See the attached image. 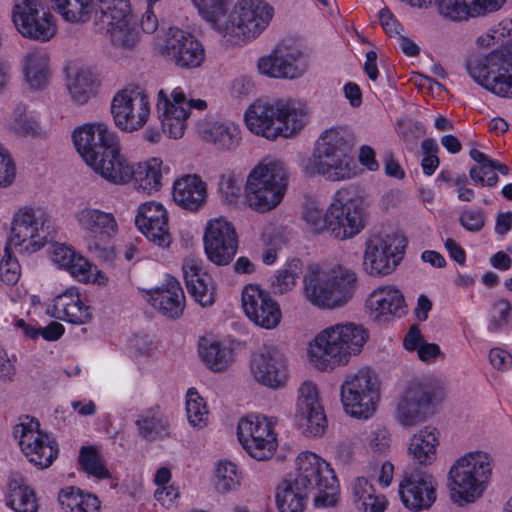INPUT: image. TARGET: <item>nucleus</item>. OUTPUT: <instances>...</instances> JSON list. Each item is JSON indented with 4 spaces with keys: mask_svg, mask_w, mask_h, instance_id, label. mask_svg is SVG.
<instances>
[{
    "mask_svg": "<svg viewBox=\"0 0 512 512\" xmlns=\"http://www.w3.org/2000/svg\"><path fill=\"white\" fill-rule=\"evenodd\" d=\"M356 286V273L344 265H310L301 291L313 307L334 310L344 307L353 298Z\"/></svg>",
    "mask_w": 512,
    "mask_h": 512,
    "instance_id": "obj_1",
    "label": "nucleus"
},
{
    "mask_svg": "<svg viewBox=\"0 0 512 512\" xmlns=\"http://www.w3.org/2000/svg\"><path fill=\"white\" fill-rule=\"evenodd\" d=\"M307 113L306 105L296 100H257L246 110L244 118L252 133L275 140L298 134L305 126Z\"/></svg>",
    "mask_w": 512,
    "mask_h": 512,
    "instance_id": "obj_2",
    "label": "nucleus"
},
{
    "mask_svg": "<svg viewBox=\"0 0 512 512\" xmlns=\"http://www.w3.org/2000/svg\"><path fill=\"white\" fill-rule=\"evenodd\" d=\"M368 332L361 324L337 323L322 330L309 350L311 363L320 371L346 365L352 355L361 352Z\"/></svg>",
    "mask_w": 512,
    "mask_h": 512,
    "instance_id": "obj_3",
    "label": "nucleus"
},
{
    "mask_svg": "<svg viewBox=\"0 0 512 512\" xmlns=\"http://www.w3.org/2000/svg\"><path fill=\"white\" fill-rule=\"evenodd\" d=\"M288 171L280 160L259 163L249 173L245 186L248 205L257 212L277 207L287 190Z\"/></svg>",
    "mask_w": 512,
    "mask_h": 512,
    "instance_id": "obj_4",
    "label": "nucleus"
},
{
    "mask_svg": "<svg viewBox=\"0 0 512 512\" xmlns=\"http://www.w3.org/2000/svg\"><path fill=\"white\" fill-rule=\"evenodd\" d=\"M310 164L313 172L327 180L351 178L355 172L346 132L335 128L323 132L316 143Z\"/></svg>",
    "mask_w": 512,
    "mask_h": 512,
    "instance_id": "obj_5",
    "label": "nucleus"
},
{
    "mask_svg": "<svg viewBox=\"0 0 512 512\" xmlns=\"http://www.w3.org/2000/svg\"><path fill=\"white\" fill-rule=\"evenodd\" d=\"M273 17L274 8L265 0H238L219 35L231 45H240L261 35Z\"/></svg>",
    "mask_w": 512,
    "mask_h": 512,
    "instance_id": "obj_6",
    "label": "nucleus"
},
{
    "mask_svg": "<svg viewBox=\"0 0 512 512\" xmlns=\"http://www.w3.org/2000/svg\"><path fill=\"white\" fill-rule=\"evenodd\" d=\"M491 461L484 451H472L457 459L449 471V486L455 502H474L482 495L491 475Z\"/></svg>",
    "mask_w": 512,
    "mask_h": 512,
    "instance_id": "obj_7",
    "label": "nucleus"
},
{
    "mask_svg": "<svg viewBox=\"0 0 512 512\" xmlns=\"http://www.w3.org/2000/svg\"><path fill=\"white\" fill-rule=\"evenodd\" d=\"M302 489L314 493V505L332 507L337 502L338 482L330 464L315 453L301 452L296 458V473L290 476Z\"/></svg>",
    "mask_w": 512,
    "mask_h": 512,
    "instance_id": "obj_8",
    "label": "nucleus"
},
{
    "mask_svg": "<svg viewBox=\"0 0 512 512\" xmlns=\"http://www.w3.org/2000/svg\"><path fill=\"white\" fill-rule=\"evenodd\" d=\"M470 76L500 97H512V43L467 61Z\"/></svg>",
    "mask_w": 512,
    "mask_h": 512,
    "instance_id": "obj_9",
    "label": "nucleus"
},
{
    "mask_svg": "<svg viewBox=\"0 0 512 512\" xmlns=\"http://www.w3.org/2000/svg\"><path fill=\"white\" fill-rule=\"evenodd\" d=\"M380 384L368 368L346 374L341 385V401L345 411L353 417L367 419L376 410Z\"/></svg>",
    "mask_w": 512,
    "mask_h": 512,
    "instance_id": "obj_10",
    "label": "nucleus"
},
{
    "mask_svg": "<svg viewBox=\"0 0 512 512\" xmlns=\"http://www.w3.org/2000/svg\"><path fill=\"white\" fill-rule=\"evenodd\" d=\"M74 218L80 230L85 234L87 249L98 258L112 259L114 252L108 243L118 231L114 215L85 205L75 212Z\"/></svg>",
    "mask_w": 512,
    "mask_h": 512,
    "instance_id": "obj_11",
    "label": "nucleus"
},
{
    "mask_svg": "<svg viewBox=\"0 0 512 512\" xmlns=\"http://www.w3.org/2000/svg\"><path fill=\"white\" fill-rule=\"evenodd\" d=\"M50 235V220L41 208L24 206L16 211L8 238L10 246L20 252L40 250Z\"/></svg>",
    "mask_w": 512,
    "mask_h": 512,
    "instance_id": "obj_12",
    "label": "nucleus"
},
{
    "mask_svg": "<svg viewBox=\"0 0 512 512\" xmlns=\"http://www.w3.org/2000/svg\"><path fill=\"white\" fill-rule=\"evenodd\" d=\"M328 232L344 241L358 235L366 226V211L363 200L353 197L346 189L336 192L328 207Z\"/></svg>",
    "mask_w": 512,
    "mask_h": 512,
    "instance_id": "obj_13",
    "label": "nucleus"
},
{
    "mask_svg": "<svg viewBox=\"0 0 512 512\" xmlns=\"http://www.w3.org/2000/svg\"><path fill=\"white\" fill-rule=\"evenodd\" d=\"M273 418L258 414L242 417L237 425V436L244 450L254 459H270L278 446Z\"/></svg>",
    "mask_w": 512,
    "mask_h": 512,
    "instance_id": "obj_14",
    "label": "nucleus"
},
{
    "mask_svg": "<svg viewBox=\"0 0 512 512\" xmlns=\"http://www.w3.org/2000/svg\"><path fill=\"white\" fill-rule=\"evenodd\" d=\"M443 395L444 385L439 379L429 378L412 382L398 403L397 420L405 427H412L424 421L428 406L442 399Z\"/></svg>",
    "mask_w": 512,
    "mask_h": 512,
    "instance_id": "obj_15",
    "label": "nucleus"
},
{
    "mask_svg": "<svg viewBox=\"0 0 512 512\" xmlns=\"http://www.w3.org/2000/svg\"><path fill=\"white\" fill-rule=\"evenodd\" d=\"M111 113L118 128L127 132L137 131L150 116L149 96L139 86L126 87L114 95Z\"/></svg>",
    "mask_w": 512,
    "mask_h": 512,
    "instance_id": "obj_16",
    "label": "nucleus"
},
{
    "mask_svg": "<svg viewBox=\"0 0 512 512\" xmlns=\"http://www.w3.org/2000/svg\"><path fill=\"white\" fill-rule=\"evenodd\" d=\"M12 22L23 37L37 42L51 40L57 31L54 17L37 0H19L12 8Z\"/></svg>",
    "mask_w": 512,
    "mask_h": 512,
    "instance_id": "obj_17",
    "label": "nucleus"
},
{
    "mask_svg": "<svg viewBox=\"0 0 512 512\" xmlns=\"http://www.w3.org/2000/svg\"><path fill=\"white\" fill-rule=\"evenodd\" d=\"M204 100H187L184 92L176 88L171 92V98L160 90L158 93L157 111L162 124L163 133L170 138L179 139L184 135L186 121L192 108H206Z\"/></svg>",
    "mask_w": 512,
    "mask_h": 512,
    "instance_id": "obj_18",
    "label": "nucleus"
},
{
    "mask_svg": "<svg viewBox=\"0 0 512 512\" xmlns=\"http://www.w3.org/2000/svg\"><path fill=\"white\" fill-rule=\"evenodd\" d=\"M159 52L177 67L185 69L197 68L205 59L202 43L193 34L176 27L168 29Z\"/></svg>",
    "mask_w": 512,
    "mask_h": 512,
    "instance_id": "obj_19",
    "label": "nucleus"
},
{
    "mask_svg": "<svg viewBox=\"0 0 512 512\" xmlns=\"http://www.w3.org/2000/svg\"><path fill=\"white\" fill-rule=\"evenodd\" d=\"M13 435L29 462L41 469L48 468L58 456L57 446L39 430L38 421L15 425Z\"/></svg>",
    "mask_w": 512,
    "mask_h": 512,
    "instance_id": "obj_20",
    "label": "nucleus"
},
{
    "mask_svg": "<svg viewBox=\"0 0 512 512\" xmlns=\"http://www.w3.org/2000/svg\"><path fill=\"white\" fill-rule=\"evenodd\" d=\"M203 242L207 258L218 266L229 264L237 253L238 236L235 227L224 217L208 221Z\"/></svg>",
    "mask_w": 512,
    "mask_h": 512,
    "instance_id": "obj_21",
    "label": "nucleus"
},
{
    "mask_svg": "<svg viewBox=\"0 0 512 512\" xmlns=\"http://www.w3.org/2000/svg\"><path fill=\"white\" fill-rule=\"evenodd\" d=\"M307 68L301 49L285 41L278 43L268 56L258 61L259 71L272 78L295 79L302 76Z\"/></svg>",
    "mask_w": 512,
    "mask_h": 512,
    "instance_id": "obj_22",
    "label": "nucleus"
},
{
    "mask_svg": "<svg viewBox=\"0 0 512 512\" xmlns=\"http://www.w3.org/2000/svg\"><path fill=\"white\" fill-rule=\"evenodd\" d=\"M250 370L257 383L271 389H281L288 381L287 358L276 346H264L254 353Z\"/></svg>",
    "mask_w": 512,
    "mask_h": 512,
    "instance_id": "obj_23",
    "label": "nucleus"
},
{
    "mask_svg": "<svg viewBox=\"0 0 512 512\" xmlns=\"http://www.w3.org/2000/svg\"><path fill=\"white\" fill-rule=\"evenodd\" d=\"M398 239L391 235H372L365 242L364 270L371 276H386L398 266L401 257Z\"/></svg>",
    "mask_w": 512,
    "mask_h": 512,
    "instance_id": "obj_24",
    "label": "nucleus"
},
{
    "mask_svg": "<svg viewBox=\"0 0 512 512\" xmlns=\"http://www.w3.org/2000/svg\"><path fill=\"white\" fill-rule=\"evenodd\" d=\"M73 143L83 160L90 166L118 141L116 133L103 122L86 123L72 134Z\"/></svg>",
    "mask_w": 512,
    "mask_h": 512,
    "instance_id": "obj_25",
    "label": "nucleus"
},
{
    "mask_svg": "<svg viewBox=\"0 0 512 512\" xmlns=\"http://www.w3.org/2000/svg\"><path fill=\"white\" fill-rule=\"evenodd\" d=\"M242 307L246 316L262 328L273 329L281 321L282 313L278 303L258 285L249 284L244 287Z\"/></svg>",
    "mask_w": 512,
    "mask_h": 512,
    "instance_id": "obj_26",
    "label": "nucleus"
},
{
    "mask_svg": "<svg viewBox=\"0 0 512 512\" xmlns=\"http://www.w3.org/2000/svg\"><path fill=\"white\" fill-rule=\"evenodd\" d=\"M296 416L306 436L317 437L324 433L327 421L315 383L305 381L300 385Z\"/></svg>",
    "mask_w": 512,
    "mask_h": 512,
    "instance_id": "obj_27",
    "label": "nucleus"
},
{
    "mask_svg": "<svg viewBox=\"0 0 512 512\" xmlns=\"http://www.w3.org/2000/svg\"><path fill=\"white\" fill-rule=\"evenodd\" d=\"M436 485L433 475L415 470L401 481L399 494L407 508L420 511L429 508L435 502Z\"/></svg>",
    "mask_w": 512,
    "mask_h": 512,
    "instance_id": "obj_28",
    "label": "nucleus"
},
{
    "mask_svg": "<svg viewBox=\"0 0 512 512\" xmlns=\"http://www.w3.org/2000/svg\"><path fill=\"white\" fill-rule=\"evenodd\" d=\"M138 229L150 242L166 248L171 243L166 209L159 203L146 202L139 206L135 217Z\"/></svg>",
    "mask_w": 512,
    "mask_h": 512,
    "instance_id": "obj_29",
    "label": "nucleus"
},
{
    "mask_svg": "<svg viewBox=\"0 0 512 512\" xmlns=\"http://www.w3.org/2000/svg\"><path fill=\"white\" fill-rule=\"evenodd\" d=\"M90 167L102 178L115 185H123L132 180L133 165L121 153L119 140L108 148Z\"/></svg>",
    "mask_w": 512,
    "mask_h": 512,
    "instance_id": "obj_30",
    "label": "nucleus"
},
{
    "mask_svg": "<svg viewBox=\"0 0 512 512\" xmlns=\"http://www.w3.org/2000/svg\"><path fill=\"white\" fill-rule=\"evenodd\" d=\"M52 309L55 318L72 324H85L92 319L91 308L77 288H69L56 296Z\"/></svg>",
    "mask_w": 512,
    "mask_h": 512,
    "instance_id": "obj_31",
    "label": "nucleus"
},
{
    "mask_svg": "<svg viewBox=\"0 0 512 512\" xmlns=\"http://www.w3.org/2000/svg\"><path fill=\"white\" fill-rule=\"evenodd\" d=\"M174 202L189 211L200 209L207 198V185L197 174H186L174 181Z\"/></svg>",
    "mask_w": 512,
    "mask_h": 512,
    "instance_id": "obj_32",
    "label": "nucleus"
},
{
    "mask_svg": "<svg viewBox=\"0 0 512 512\" xmlns=\"http://www.w3.org/2000/svg\"><path fill=\"white\" fill-rule=\"evenodd\" d=\"M148 301L163 316L171 319L179 318L185 307L184 292L175 278L167 279L165 286L150 291Z\"/></svg>",
    "mask_w": 512,
    "mask_h": 512,
    "instance_id": "obj_33",
    "label": "nucleus"
},
{
    "mask_svg": "<svg viewBox=\"0 0 512 512\" xmlns=\"http://www.w3.org/2000/svg\"><path fill=\"white\" fill-rule=\"evenodd\" d=\"M366 308L371 317L379 321L382 317L400 316L404 313V296L395 286L378 287L368 296Z\"/></svg>",
    "mask_w": 512,
    "mask_h": 512,
    "instance_id": "obj_34",
    "label": "nucleus"
},
{
    "mask_svg": "<svg viewBox=\"0 0 512 512\" xmlns=\"http://www.w3.org/2000/svg\"><path fill=\"white\" fill-rule=\"evenodd\" d=\"M24 80L31 90L45 89L51 78L50 57L40 49L28 51L22 61Z\"/></svg>",
    "mask_w": 512,
    "mask_h": 512,
    "instance_id": "obj_35",
    "label": "nucleus"
},
{
    "mask_svg": "<svg viewBox=\"0 0 512 512\" xmlns=\"http://www.w3.org/2000/svg\"><path fill=\"white\" fill-rule=\"evenodd\" d=\"M183 275L187 290L196 302L202 306L214 303L212 278L202 271L196 260L189 259L184 262Z\"/></svg>",
    "mask_w": 512,
    "mask_h": 512,
    "instance_id": "obj_36",
    "label": "nucleus"
},
{
    "mask_svg": "<svg viewBox=\"0 0 512 512\" xmlns=\"http://www.w3.org/2000/svg\"><path fill=\"white\" fill-rule=\"evenodd\" d=\"M7 505L15 512H38L35 491L19 473H11L7 483Z\"/></svg>",
    "mask_w": 512,
    "mask_h": 512,
    "instance_id": "obj_37",
    "label": "nucleus"
},
{
    "mask_svg": "<svg viewBox=\"0 0 512 512\" xmlns=\"http://www.w3.org/2000/svg\"><path fill=\"white\" fill-rule=\"evenodd\" d=\"M66 87L71 100L79 106L86 104L95 94L96 81L93 73L84 68H65Z\"/></svg>",
    "mask_w": 512,
    "mask_h": 512,
    "instance_id": "obj_38",
    "label": "nucleus"
},
{
    "mask_svg": "<svg viewBox=\"0 0 512 512\" xmlns=\"http://www.w3.org/2000/svg\"><path fill=\"white\" fill-rule=\"evenodd\" d=\"M439 445V431L425 426L410 439L408 453L420 465H431L436 460Z\"/></svg>",
    "mask_w": 512,
    "mask_h": 512,
    "instance_id": "obj_39",
    "label": "nucleus"
},
{
    "mask_svg": "<svg viewBox=\"0 0 512 512\" xmlns=\"http://www.w3.org/2000/svg\"><path fill=\"white\" fill-rule=\"evenodd\" d=\"M201 135L204 140L223 151L235 150L242 139L239 126L229 121L207 123L201 127Z\"/></svg>",
    "mask_w": 512,
    "mask_h": 512,
    "instance_id": "obj_40",
    "label": "nucleus"
},
{
    "mask_svg": "<svg viewBox=\"0 0 512 512\" xmlns=\"http://www.w3.org/2000/svg\"><path fill=\"white\" fill-rule=\"evenodd\" d=\"M169 168L163 165L159 158H151L150 160L138 163L133 166V177L138 189L147 193L157 192L162 187L163 174L167 173Z\"/></svg>",
    "mask_w": 512,
    "mask_h": 512,
    "instance_id": "obj_41",
    "label": "nucleus"
},
{
    "mask_svg": "<svg viewBox=\"0 0 512 512\" xmlns=\"http://www.w3.org/2000/svg\"><path fill=\"white\" fill-rule=\"evenodd\" d=\"M135 425L139 435L148 441L164 438L169 434L167 420L159 405L142 410L135 421Z\"/></svg>",
    "mask_w": 512,
    "mask_h": 512,
    "instance_id": "obj_42",
    "label": "nucleus"
},
{
    "mask_svg": "<svg viewBox=\"0 0 512 512\" xmlns=\"http://www.w3.org/2000/svg\"><path fill=\"white\" fill-rule=\"evenodd\" d=\"M309 493L289 476L277 488V507L280 512H303Z\"/></svg>",
    "mask_w": 512,
    "mask_h": 512,
    "instance_id": "obj_43",
    "label": "nucleus"
},
{
    "mask_svg": "<svg viewBox=\"0 0 512 512\" xmlns=\"http://www.w3.org/2000/svg\"><path fill=\"white\" fill-rule=\"evenodd\" d=\"M354 501L363 512H384L387 501L384 496L376 495L374 487L364 477L357 478L352 486Z\"/></svg>",
    "mask_w": 512,
    "mask_h": 512,
    "instance_id": "obj_44",
    "label": "nucleus"
},
{
    "mask_svg": "<svg viewBox=\"0 0 512 512\" xmlns=\"http://www.w3.org/2000/svg\"><path fill=\"white\" fill-rule=\"evenodd\" d=\"M199 353L205 364L215 372L225 370L233 359L232 349L219 341L204 340Z\"/></svg>",
    "mask_w": 512,
    "mask_h": 512,
    "instance_id": "obj_45",
    "label": "nucleus"
},
{
    "mask_svg": "<svg viewBox=\"0 0 512 512\" xmlns=\"http://www.w3.org/2000/svg\"><path fill=\"white\" fill-rule=\"evenodd\" d=\"M103 25L106 27L110 40L115 47L132 49L136 45L139 33L132 23V16Z\"/></svg>",
    "mask_w": 512,
    "mask_h": 512,
    "instance_id": "obj_46",
    "label": "nucleus"
},
{
    "mask_svg": "<svg viewBox=\"0 0 512 512\" xmlns=\"http://www.w3.org/2000/svg\"><path fill=\"white\" fill-rule=\"evenodd\" d=\"M201 18L218 34L227 18V0H191Z\"/></svg>",
    "mask_w": 512,
    "mask_h": 512,
    "instance_id": "obj_47",
    "label": "nucleus"
},
{
    "mask_svg": "<svg viewBox=\"0 0 512 512\" xmlns=\"http://www.w3.org/2000/svg\"><path fill=\"white\" fill-rule=\"evenodd\" d=\"M55 8L68 22L86 23L94 10V0H58Z\"/></svg>",
    "mask_w": 512,
    "mask_h": 512,
    "instance_id": "obj_48",
    "label": "nucleus"
},
{
    "mask_svg": "<svg viewBox=\"0 0 512 512\" xmlns=\"http://www.w3.org/2000/svg\"><path fill=\"white\" fill-rule=\"evenodd\" d=\"M68 271L79 282L93 283L99 286H105L108 283L106 274L80 254L77 255Z\"/></svg>",
    "mask_w": 512,
    "mask_h": 512,
    "instance_id": "obj_49",
    "label": "nucleus"
},
{
    "mask_svg": "<svg viewBox=\"0 0 512 512\" xmlns=\"http://www.w3.org/2000/svg\"><path fill=\"white\" fill-rule=\"evenodd\" d=\"M186 413L192 426L202 428L207 425L208 409L206 403L194 388H190L186 395Z\"/></svg>",
    "mask_w": 512,
    "mask_h": 512,
    "instance_id": "obj_50",
    "label": "nucleus"
},
{
    "mask_svg": "<svg viewBox=\"0 0 512 512\" xmlns=\"http://www.w3.org/2000/svg\"><path fill=\"white\" fill-rule=\"evenodd\" d=\"M79 463L82 469L89 475L99 479L110 478V473L103 463L101 456L92 446L81 448Z\"/></svg>",
    "mask_w": 512,
    "mask_h": 512,
    "instance_id": "obj_51",
    "label": "nucleus"
},
{
    "mask_svg": "<svg viewBox=\"0 0 512 512\" xmlns=\"http://www.w3.org/2000/svg\"><path fill=\"white\" fill-rule=\"evenodd\" d=\"M99 11L101 24H111L114 20L131 16L129 0H99Z\"/></svg>",
    "mask_w": 512,
    "mask_h": 512,
    "instance_id": "obj_52",
    "label": "nucleus"
},
{
    "mask_svg": "<svg viewBox=\"0 0 512 512\" xmlns=\"http://www.w3.org/2000/svg\"><path fill=\"white\" fill-rule=\"evenodd\" d=\"M14 246L6 244L0 260V279L8 285L16 284L21 276V266L13 253Z\"/></svg>",
    "mask_w": 512,
    "mask_h": 512,
    "instance_id": "obj_53",
    "label": "nucleus"
},
{
    "mask_svg": "<svg viewBox=\"0 0 512 512\" xmlns=\"http://www.w3.org/2000/svg\"><path fill=\"white\" fill-rule=\"evenodd\" d=\"M302 218L306 228L311 233L321 234L325 231L328 232V209L324 212L317 205L309 203L303 209Z\"/></svg>",
    "mask_w": 512,
    "mask_h": 512,
    "instance_id": "obj_54",
    "label": "nucleus"
},
{
    "mask_svg": "<svg viewBox=\"0 0 512 512\" xmlns=\"http://www.w3.org/2000/svg\"><path fill=\"white\" fill-rule=\"evenodd\" d=\"M240 484L237 467L230 461L220 462L216 469V487L219 491L229 492Z\"/></svg>",
    "mask_w": 512,
    "mask_h": 512,
    "instance_id": "obj_55",
    "label": "nucleus"
},
{
    "mask_svg": "<svg viewBox=\"0 0 512 512\" xmlns=\"http://www.w3.org/2000/svg\"><path fill=\"white\" fill-rule=\"evenodd\" d=\"M437 6L441 15L454 21L471 16L466 0H437Z\"/></svg>",
    "mask_w": 512,
    "mask_h": 512,
    "instance_id": "obj_56",
    "label": "nucleus"
},
{
    "mask_svg": "<svg viewBox=\"0 0 512 512\" xmlns=\"http://www.w3.org/2000/svg\"><path fill=\"white\" fill-rule=\"evenodd\" d=\"M506 37H512V19H504L499 22L496 26L492 27L486 36L478 38L480 45L489 46L491 40L493 43H500L503 47L511 44L510 40L505 41Z\"/></svg>",
    "mask_w": 512,
    "mask_h": 512,
    "instance_id": "obj_57",
    "label": "nucleus"
},
{
    "mask_svg": "<svg viewBox=\"0 0 512 512\" xmlns=\"http://www.w3.org/2000/svg\"><path fill=\"white\" fill-rule=\"evenodd\" d=\"M15 176L16 168L11 155L0 144V187L10 186Z\"/></svg>",
    "mask_w": 512,
    "mask_h": 512,
    "instance_id": "obj_58",
    "label": "nucleus"
},
{
    "mask_svg": "<svg viewBox=\"0 0 512 512\" xmlns=\"http://www.w3.org/2000/svg\"><path fill=\"white\" fill-rule=\"evenodd\" d=\"M14 129L17 133L28 136H38L42 132L39 120L27 113H20L15 118Z\"/></svg>",
    "mask_w": 512,
    "mask_h": 512,
    "instance_id": "obj_59",
    "label": "nucleus"
},
{
    "mask_svg": "<svg viewBox=\"0 0 512 512\" xmlns=\"http://www.w3.org/2000/svg\"><path fill=\"white\" fill-rule=\"evenodd\" d=\"M297 280V273L288 269L279 270L272 281L274 293L284 294L290 291L295 285Z\"/></svg>",
    "mask_w": 512,
    "mask_h": 512,
    "instance_id": "obj_60",
    "label": "nucleus"
},
{
    "mask_svg": "<svg viewBox=\"0 0 512 512\" xmlns=\"http://www.w3.org/2000/svg\"><path fill=\"white\" fill-rule=\"evenodd\" d=\"M82 491L73 486L66 487L59 492L58 501L66 512H74L76 507L81 503Z\"/></svg>",
    "mask_w": 512,
    "mask_h": 512,
    "instance_id": "obj_61",
    "label": "nucleus"
},
{
    "mask_svg": "<svg viewBox=\"0 0 512 512\" xmlns=\"http://www.w3.org/2000/svg\"><path fill=\"white\" fill-rule=\"evenodd\" d=\"M472 17L482 16L499 10L506 0H466Z\"/></svg>",
    "mask_w": 512,
    "mask_h": 512,
    "instance_id": "obj_62",
    "label": "nucleus"
},
{
    "mask_svg": "<svg viewBox=\"0 0 512 512\" xmlns=\"http://www.w3.org/2000/svg\"><path fill=\"white\" fill-rule=\"evenodd\" d=\"M469 175L471 179L481 186H495L498 182V176L493 166H487L482 170V165L475 166L470 169Z\"/></svg>",
    "mask_w": 512,
    "mask_h": 512,
    "instance_id": "obj_63",
    "label": "nucleus"
},
{
    "mask_svg": "<svg viewBox=\"0 0 512 512\" xmlns=\"http://www.w3.org/2000/svg\"><path fill=\"white\" fill-rule=\"evenodd\" d=\"M369 446L377 453H385L390 447V434L384 427H376L369 435Z\"/></svg>",
    "mask_w": 512,
    "mask_h": 512,
    "instance_id": "obj_64",
    "label": "nucleus"
}]
</instances>
